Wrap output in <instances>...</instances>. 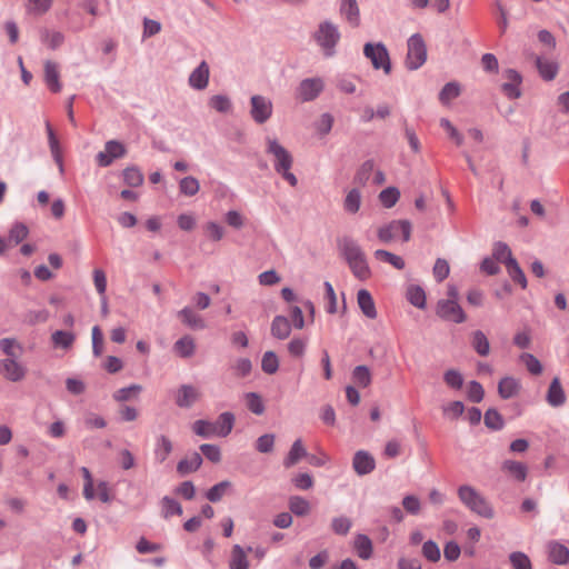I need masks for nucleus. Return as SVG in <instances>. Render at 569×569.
Listing matches in <instances>:
<instances>
[{
    "label": "nucleus",
    "mask_w": 569,
    "mask_h": 569,
    "mask_svg": "<svg viewBox=\"0 0 569 569\" xmlns=\"http://www.w3.org/2000/svg\"><path fill=\"white\" fill-rule=\"evenodd\" d=\"M338 248L357 279L365 281L370 278L371 270L366 253L355 239L350 237L339 239Z\"/></svg>",
    "instance_id": "f257e3e1"
},
{
    "label": "nucleus",
    "mask_w": 569,
    "mask_h": 569,
    "mask_svg": "<svg viewBox=\"0 0 569 569\" xmlns=\"http://www.w3.org/2000/svg\"><path fill=\"white\" fill-rule=\"evenodd\" d=\"M266 152L273 159V169L291 187L298 184L297 177L291 172L293 166L292 154L274 137L267 136L264 139Z\"/></svg>",
    "instance_id": "f03ea898"
},
{
    "label": "nucleus",
    "mask_w": 569,
    "mask_h": 569,
    "mask_svg": "<svg viewBox=\"0 0 569 569\" xmlns=\"http://www.w3.org/2000/svg\"><path fill=\"white\" fill-rule=\"evenodd\" d=\"M236 417L232 412L226 411L219 415L214 422L199 419L192 423V431L204 439L213 437L226 438L233 429Z\"/></svg>",
    "instance_id": "7ed1b4c3"
},
{
    "label": "nucleus",
    "mask_w": 569,
    "mask_h": 569,
    "mask_svg": "<svg viewBox=\"0 0 569 569\" xmlns=\"http://www.w3.org/2000/svg\"><path fill=\"white\" fill-rule=\"evenodd\" d=\"M457 493L461 503L471 512L485 519H492L495 517L491 503L472 486L462 485L458 488Z\"/></svg>",
    "instance_id": "20e7f679"
},
{
    "label": "nucleus",
    "mask_w": 569,
    "mask_h": 569,
    "mask_svg": "<svg viewBox=\"0 0 569 569\" xmlns=\"http://www.w3.org/2000/svg\"><path fill=\"white\" fill-rule=\"evenodd\" d=\"M313 39L317 44L323 50L326 57H332L336 52V47L340 40V32L338 26L330 20H325L319 23L313 33Z\"/></svg>",
    "instance_id": "39448f33"
},
{
    "label": "nucleus",
    "mask_w": 569,
    "mask_h": 569,
    "mask_svg": "<svg viewBox=\"0 0 569 569\" xmlns=\"http://www.w3.org/2000/svg\"><path fill=\"white\" fill-rule=\"evenodd\" d=\"M408 52L406 57V67L409 70L419 69L427 60V47L419 33L412 34L407 42Z\"/></svg>",
    "instance_id": "423d86ee"
},
{
    "label": "nucleus",
    "mask_w": 569,
    "mask_h": 569,
    "mask_svg": "<svg viewBox=\"0 0 569 569\" xmlns=\"http://www.w3.org/2000/svg\"><path fill=\"white\" fill-rule=\"evenodd\" d=\"M411 223L409 220H392L378 229L377 236L383 243H389L397 239L400 234L405 242L410 240Z\"/></svg>",
    "instance_id": "0eeeda50"
},
{
    "label": "nucleus",
    "mask_w": 569,
    "mask_h": 569,
    "mask_svg": "<svg viewBox=\"0 0 569 569\" xmlns=\"http://www.w3.org/2000/svg\"><path fill=\"white\" fill-rule=\"evenodd\" d=\"M363 54L376 70L382 69L386 74L391 72V61L387 47L382 42H367L363 46Z\"/></svg>",
    "instance_id": "6e6552de"
},
{
    "label": "nucleus",
    "mask_w": 569,
    "mask_h": 569,
    "mask_svg": "<svg viewBox=\"0 0 569 569\" xmlns=\"http://www.w3.org/2000/svg\"><path fill=\"white\" fill-rule=\"evenodd\" d=\"M272 101L261 94H253L250 98L249 114L257 124L266 123L272 116Z\"/></svg>",
    "instance_id": "1a4fd4ad"
},
{
    "label": "nucleus",
    "mask_w": 569,
    "mask_h": 569,
    "mask_svg": "<svg viewBox=\"0 0 569 569\" xmlns=\"http://www.w3.org/2000/svg\"><path fill=\"white\" fill-rule=\"evenodd\" d=\"M436 313L445 321L453 323H462L466 321L467 316L458 301L453 299H441L436 307Z\"/></svg>",
    "instance_id": "9d476101"
},
{
    "label": "nucleus",
    "mask_w": 569,
    "mask_h": 569,
    "mask_svg": "<svg viewBox=\"0 0 569 569\" xmlns=\"http://www.w3.org/2000/svg\"><path fill=\"white\" fill-rule=\"evenodd\" d=\"M325 88L321 78H307L302 80L297 88V98L302 102L317 99Z\"/></svg>",
    "instance_id": "9b49d317"
},
{
    "label": "nucleus",
    "mask_w": 569,
    "mask_h": 569,
    "mask_svg": "<svg viewBox=\"0 0 569 569\" xmlns=\"http://www.w3.org/2000/svg\"><path fill=\"white\" fill-rule=\"evenodd\" d=\"M0 373L11 382H18L24 379L27 368L19 361V358H3L0 360Z\"/></svg>",
    "instance_id": "f8f14e48"
},
{
    "label": "nucleus",
    "mask_w": 569,
    "mask_h": 569,
    "mask_svg": "<svg viewBox=\"0 0 569 569\" xmlns=\"http://www.w3.org/2000/svg\"><path fill=\"white\" fill-rule=\"evenodd\" d=\"M127 152L123 143L118 140H109L104 144V150L100 151L96 159L100 167L110 166L114 159L122 158Z\"/></svg>",
    "instance_id": "ddd939ff"
},
{
    "label": "nucleus",
    "mask_w": 569,
    "mask_h": 569,
    "mask_svg": "<svg viewBox=\"0 0 569 569\" xmlns=\"http://www.w3.org/2000/svg\"><path fill=\"white\" fill-rule=\"evenodd\" d=\"M200 391L192 385H181L174 397V402L179 408H191L199 399Z\"/></svg>",
    "instance_id": "4468645a"
},
{
    "label": "nucleus",
    "mask_w": 569,
    "mask_h": 569,
    "mask_svg": "<svg viewBox=\"0 0 569 569\" xmlns=\"http://www.w3.org/2000/svg\"><path fill=\"white\" fill-rule=\"evenodd\" d=\"M339 13L350 27L358 28L360 26V8L357 0H341Z\"/></svg>",
    "instance_id": "2eb2a0df"
},
{
    "label": "nucleus",
    "mask_w": 569,
    "mask_h": 569,
    "mask_svg": "<svg viewBox=\"0 0 569 569\" xmlns=\"http://www.w3.org/2000/svg\"><path fill=\"white\" fill-rule=\"evenodd\" d=\"M352 467L357 475L365 476L375 469L376 461L368 451L359 450L353 456Z\"/></svg>",
    "instance_id": "dca6fc26"
},
{
    "label": "nucleus",
    "mask_w": 569,
    "mask_h": 569,
    "mask_svg": "<svg viewBox=\"0 0 569 569\" xmlns=\"http://www.w3.org/2000/svg\"><path fill=\"white\" fill-rule=\"evenodd\" d=\"M209 66L206 61H202L190 74L189 84L193 89L203 90L207 88L209 82Z\"/></svg>",
    "instance_id": "f3484780"
},
{
    "label": "nucleus",
    "mask_w": 569,
    "mask_h": 569,
    "mask_svg": "<svg viewBox=\"0 0 569 569\" xmlns=\"http://www.w3.org/2000/svg\"><path fill=\"white\" fill-rule=\"evenodd\" d=\"M536 67L538 69L539 76L545 81H552L559 71L558 62L550 59H545L540 56L536 57Z\"/></svg>",
    "instance_id": "a211bd4d"
},
{
    "label": "nucleus",
    "mask_w": 569,
    "mask_h": 569,
    "mask_svg": "<svg viewBox=\"0 0 569 569\" xmlns=\"http://www.w3.org/2000/svg\"><path fill=\"white\" fill-rule=\"evenodd\" d=\"M357 303L361 310V312L368 319L377 318V309L376 303L371 293L367 289H360L357 293Z\"/></svg>",
    "instance_id": "6ab92c4d"
},
{
    "label": "nucleus",
    "mask_w": 569,
    "mask_h": 569,
    "mask_svg": "<svg viewBox=\"0 0 569 569\" xmlns=\"http://www.w3.org/2000/svg\"><path fill=\"white\" fill-rule=\"evenodd\" d=\"M60 74L58 64L53 61L47 60L44 62V81L52 92L61 90Z\"/></svg>",
    "instance_id": "aec40b11"
},
{
    "label": "nucleus",
    "mask_w": 569,
    "mask_h": 569,
    "mask_svg": "<svg viewBox=\"0 0 569 569\" xmlns=\"http://www.w3.org/2000/svg\"><path fill=\"white\" fill-rule=\"evenodd\" d=\"M308 452L302 443L301 439L295 440L292 443L288 455L283 459V466L286 468H291L296 466L302 458H307Z\"/></svg>",
    "instance_id": "412c9836"
},
{
    "label": "nucleus",
    "mask_w": 569,
    "mask_h": 569,
    "mask_svg": "<svg viewBox=\"0 0 569 569\" xmlns=\"http://www.w3.org/2000/svg\"><path fill=\"white\" fill-rule=\"evenodd\" d=\"M46 129H47L48 142H49V148H50L52 158L56 161V163L58 164L60 172H63L62 151L60 148L59 140L56 137V133H54L49 121L46 122Z\"/></svg>",
    "instance_id": "4be33fe9"
},
{
    "label": "nucleus",
    "mask_w": 569,
    "mask_h": 569,
    "mask_svg": "<svg viewBox=\"0 0 569 569\" xmlns=\"http://www.w3.org/2000/svg\"><path fill=\"white\" fill-rule=\"evenodd\" d=\"M547 402L552 407H560L566 402V395L558 377H555L549 386Z\"/></svg>",
    "instance_id": "5701e85b"
},
{
    "label": "nucleus",
    "mask_w": 569,
    "mask_h": 569,
    "mask_svg": "<svg viewBox=\"0 0 569 569\" xmlns=\"http://www.w3.org/2000/svg\"><path fill=\"white\" fill-rule=\"evenodd\" d=\"M520 391V382L513 377H505L498 383V393L502 399L516 397Z\"/></svg>",
    "instance_id": "b1692460"
},
{
    "label": "nucleus",
    "mask_w": 569,
    "mask_h": 569,
    "mask_svg": "<svg viewBox=\"0 0 569 569\" xmlns=\"http://www.w3.org/2000/svg\"><path fill=\"white\" fill-rule=\"evenodd\" d=\"M180 320L191 329L201 330L206 328V322L200 315L191 308L186 307L178 312Z\"/></svg>",
    "instance_id": "393cba45"
},
{
    "label": "nucleus",
    "mask_w": 569,
    "mask_h": 569,
    "mask_svg": "<svg viewBox=\"0 0 569 569\" xmlns=\"http://www.w3.org/2000/svg\"><path fill=\"white\" fill-rule=\"evenodd\" d=\"M549 559L556 565H566L569 561V549L557 541L548 545Z\"/></svg>",
    "instance_id": "a878e982"
},
{
    "label": "nucleus",
    "mask_w": 569,
    "mask_h": 569,
    "mask_svg": "<svg viewBox=\"0 0 569 569\" xmlns=\"http://www.w3.org/2000/svg\"><path fill=\"white\" fill-rule=\"evenodd\" d=\"M353 549L361 559L368 560L373 551L372 541L367 535L358 533L353 540Z\"/></svg>",
    "instance_id": "bb28decb"
},
{
    "label": "nucleus",
    "mask_w": 569,
    "mask_h": 569,
    "mask_svg": "<svg viewBox=\"0 0 569 569\" xmlns=\"http://www.w3.org/2000/svg\"><path fill=\"white\" fill-rule=\"evenodd\" d=\"M202 465V457L198 452H192L189 457L180 460L177 465V471L182 475H189L197 471Z\"/></svg>",
    "instance_id": "cd10ccee"
},
{
    "label": "nucleus",
    "mask_w": 569,
    "mask_h": 569,
    "mask_svg": "<svg viewBox=\"0 0 569 569\" xmlns=\"http://www.w3.org/2000/svg\"><path fill=\"white\" fill-rule=\"evenodd\" d=\"M172 449L173 446L171 440L164 435L159 436L153 451L156 461L159 463L164 462L172 452Z\"/></svg>",
    "instance_id": "c85d7f7f"
},
{
    "label": "nucleus",
    "mask_w": 569,
    "mask_h": 569,
    "mask_svg": "<svg viewBox=\"0 0 569 569\" xmlns=\"http://www.w3.org/2000/svg\"><path fill=\"white\" fill-rule=\"evenodd\" d=\"M291 332V325L283 316H276L271 323V335L280 340L287 339Z\"/></svg>",
    "instance_id": "c756f323"
},
{
    "label": "nucleus",
    "mask_w": 569,
    "mask_h": 569,
    "mask_svg": "<svg viewBox=\"0 0 569 569\" xmlns=\"http://www.w3.org/2000/svg\"><path fill=\"white\" fill-rule=\"evenodd\" d=\"M229 569H249L247 552L240 545H234L231 549Z\"/></svg>",
    "instance_id": "7c9ffc66"
},
{
    "label": "nucleus",
    "mask_w": 569,
    "mask_h": 569,
    "mask_svg": "<svg viewBox=\"0 0 569 569\" xmlns=\"http://www.w3.org/2000/svg\"><path fill=\"white\" fill-rule=\"evenodd\" d=\"M502 470L508 472L512 478L518 481H525L528 473V468L525 463L515 461V460H506L502 463Z\"/></svg>",
    "instance_id": "2f4dec72"
},
{
    "label": "nucleus",
    "mask_w": 569,
    "mask_h": 569,
    "mask_svg": "<svg viewBox=\"0 0 569 569\" xmlns=\"http://www.w3.org/2000/svg\"><path fill=\"white\" fill-rule=\"evenodd\" d=\"M173 350L181 358H190L193 356L196 351V342L194 339L190 336H183L179 340H177L173 345Z\"/></svg>",
    "instance_id": "473e14b6"
},
{
    "label": "nucleus",
    "mask_w": 569,
    "mask_h": 569,
    "mask_svg": "<svg viewBox=\"0 0 569 569\" xmlns=\"http://www.w3.org/2000/svg\"><path fill=\"white\" fill-rule=\"evenodd\" d=\"M0 350L6 355V358H20L23 348L16 338L0 339Z\"/></svg>",
    "instance_id": "72a5a7b5"
},
{
    "label": "nucleus",
    "mask_w": 569,
    "mask_h": 569,
    "mask_svg": "<svg viewBox=\"0 0 569 569\" xmlns=\"http://www.w3.org/2000/svg\"><path fill=\"white\" fill-rule=\"evenodd\" d=\"M76 340V335L70 331L57 330L51 335V342L54 348L69 349Z\"/></svg>",
    "instance_id": "f704fd0d"
},
{
    "label": "nucleus",
    "mask_w": 569,
    "mask_h": 569,
    "mask_svg": "<svg viewBox=\"0 0 569 569\" xmlns=\"http://www.w3.org/2000/svg\"><path fill=\"white\" fill-rule=\"evenodd\" d=\"M53 0H27L26 11L33 17L46 14L52 7Z\"/></svg>",
    "instance_id": "c9c22d12"
},
{
    "label": "nucleus",
    "mask_w": 569,
    "mask_h": 569,
    "mask_svg": "<svg viewBox=\"0 0 569 569\" xmlns=\"http://www.w3.org/2000/svg\"><path fill=\"white\" fill-rule=\"evenodd\" d=\"M361 200V192L359 191V189L353 188L347 193L343 200V209L348 213L355 214L360 210Z\"/></svg>",
    "instance_id": "e433bc0d"
},
{
    "label": "nucleus",
    "mask_w": 569,
    "mask_h": 569,
    "mask_svg": "<svg viewBox=\"0 0 569 569\" xmlns=\"http://www.w3.org/2000/svg\"><path fill=\"white\" fill-rule=\"evenodd\" d=\"M471 345L476 352L481 357H486L490 352L489 340L481 330H476L472 332Z\"/></svg>",
    "instance_id": "4c0bfd02"
},
{
    "label": "nucleus",
    "mask_w": 569,
    "mask_h": 569,
    "mask_svg": "<svg viewBox=\"0 0 569 569\" xmlns=\"http://www.w3.org/2000/svg\"><path fill=\"white\" fill-rule=\"evenodd\" d=\"M373 256L377 260L387 262L393 266L398 270H402L405 268V260L390 251L378 249L373 252Z\"/></svg>",
    "instance_id": "58836bf2"
},
{
    "label": "nucleus",
    "mask_w": 569,
    "mask_h": 569,
    "mask_svg": "<svg viewBox=\"0 0 569 569\" xmlns=\"http://www.w3.org/2000/svg\"><path fill=\"white\" fill-rule=\"evenodd\" d=\"M375 169L373 160H366L357 170L353 182L358 186H366Z\"/></svg>",
    "instance_id": "ea45409f"
},
{
    "label": "nucleus",
    "mask_w": 569,
    "mask_h": 569,
    "mask_svg": "<svg viewBox=\"0 0 569 569\" xmlns=\"http://www.w3.org/2000/svg\"><path fill=\"white\" fill-rule=\"evenodd\" d=\"M289 509L296 516H307L310 512V503L300 496H292L289 499Z\"/></svg>",
    "instance_id": "a19ab883"
},
{
    "label": "nucleus",
    "mask_w": 569,
    "mask_h": 569,
    "mask_svg": "<svg viewBox=\"0 0 569 569\" xmlns=\"http://www.w3.org/2000/svg\"><path fill=\"white\" fill-rule=\"evenodd\" d=\"M179 190L183 196L193 197L200 190L199 180L192 176L184 177L179 182Z\"/></svg>",
    "instance_id": "79ce46f5"
},
{
    "label": "nucleus",
    "mask_w": 569,
    "mask_h": 569,
    "mask_svg": "<svg viewBox=\"0 0 569 569\" xmlns=\"http://www.w3.org/2000/svg\"><path fill=\"white\" fill-rule=\"evenodd\" d=\"M399 198L400 191L396 187H388L379 193V201L387 209L392 208L398 202Z\"/></svg>",
    "instance_id": "37998d69"
},
{
    "label": "nucleus",
    "mask_w": 569,
    "mask_h": 569,
    "mask_svg": "<svg viewBox=\"0 0 569 569\" xmlns=\"http://www.w3.org/2000/svg\"><path fill=\"white\" fill-rule=\"evenodd\" d=\"M352 379L357 386L367 388L371 383L370 369L365 365L357 366L352 371Z\"/></svg>",
    "instance_id": "c03bdc74"
},
{
    "label": "nucleus",
    "mask_w": 569,
    "mask_h": 569,
    "mask_svg": "<svg viewBox=\"0 0 569 569\" xmlns=\"http://www.w3.org/2000/svg\"><path fill=\"white\" fill-rule=\"evenodd\" d=\"M407 298L412 306L419 309L426 307V293L419 286H410L407 291Z\"/></svg>",
    "instance_id": "a18cd8bd"
},
{
    "label": "nucleus",
    "mask_w": 569,
    "mask_h": 569,
    "mask_svg": "<svg viewBox=\"0 0 569 569\" xmlns=\"http://www.w3.org/2000/svg\"><path fill=\"white\" fill-rule=\"evenodd\" d=\"M161 506H162V516L166 519H168L169 517H171L173 515H177V516L182 515L181 505L177 500H174L168 496H164L161 499Z\"/></svg>",
    "instance_id": "49530a36"
},
{
    "label": "nucleus",
    "mask_w": 569,
    "mask_h": 569,
    "mask_svg": "<svg viewBox=\"0 0 569 569\" xmlns=\"http://www.w3.org/2000/svg\"><path fill=\"white\" fill-rule=\"evenodd\" d=\"M492 256L496 260L503 262L506 268L510 260H516L508 244L501 241L495 243Z\"/></svg>",
    "instance_id": "de8ad7c7"
},
{
    "label": "nucleus",
    "mask_w": 569,
    "mask_h": 569,
    "mask_svg": "<svg viewBox=\"0 0 569 569\" xmlns=\"http://www.w3.org/2000/svg\"><path fill=\"white\" fill-rule=\"evenodd\" d=\"M144 177L137 167H128L123 170V181L129 187H139L143 183Z\"/></svg>",
    "instance_id": "09e8293b"
},
{
    "label": "nucleus",
    "mask_w": 569,
    "mask_h": 569,
    "mask_svg": "<svg viewBox=\"0 0 569 569\" xmlns=\"http://www.w3.org/2000/svg\"><path fill=\"white\" fill-rule=\"evenodd\" d=\"M244 398L246 405L252 413L260 416L264 412V403L260 395L257 392H248Z\"/></svg>",
    "instance_id": "8fccbe9b"
},
{
    "label": "nucleus",
    "mask_w": 569,
    "mask_h": 569,
    "mask_svg": "<svg viewBox=\"0 0 569 569\" xmlns=\"http://www.w3.org/2000/svg\"><path fill=\"white\" fill-rule=\"evenodd\" d=\"M261 369L268 375H273L279 369V360L273 351H266L261 360Z\"/></svg>",
    "instance_id": "3c124183"
},
{
    "label": "nucleus",
    "mask_w": 569,
    "mask_h": 569,
    "mask_svg": "<svg viewBox=\"0 0 569 569\" xmlns=\"http://www.w3.org/2000/svg\"><path fill=\"white\" fill-rule=\"evenodd\" d=\"M460 94V86L457 82H448L443 86L439 93V100L447 104Z\"/></svg>",
    "instance_id": "603ef678"
},
{
    "label": "nucleus",
    "mask_w": 569,
    "mask_h": 569,
    "mask_svg": "<svg viewBox=\"0 0 569 569\" xmlns=\"http://www.w3.org/2000/svg\"><path fill=\"white\" fill-rule=\"evenodd\" d=\"M41 40L43 43H46L50 49L54 50L57 48H59L63 41H64V36L59 32V31H49V30H43L42 33H41Z\"/></svg>",
    "instance_id": "864d4df0"
},
{
    "label": "nucleus",
    "mask_w": 569,
    "mask_h": 569,
    "mask_svg": "<svg viewBox=\"0 0 569 569\" xmlns=\"http://www.w3.org/2000/svg\"><path fill=\"white\" fill-rule=\"evenodd\" d=\"M231 487V482L228 480L221 481L213 487H211L207 493L206 497L211 502H218L221 500L223 495L226 493L227 489Z\"/></svg>",
    "instance_id": "5fc2aeb1"
},
{
    "label": "nucleus",
    "mask_w": 569,
    "mask_h": 569,
    "mask_svg": "<svg viewBox=\"0 0 569 569\" xmlns=\"http://www.w3.org/2000/svg\"><path fill=\"white\" fill-rule=\"evenodd\" d=\"M209 106L221 113H227L231 110V100L224 94L212 96L209 100Z\"/></svg>",
    "instance_id": "6e6d98bb"
},
{
    "label": "nucleus",
    "mask_w": 569,
    "mask_h": 569,
    "mask_svg": "<svg viewBox=\"0 0 569 569\" xmlns=\"http://www.w3.org/2000/svg\"><path fill=\"white\" fill-rule=\"evenodd\" d=\"M141 390L142 387L140 385H131L129 387L117 390L113 393V399L119 402H124L133 397H137Z\"/></svg>",
    "instance_id": "4d7b16f0"
},
{
    "label": "nucleus",
    "mask_w": 569,
    "mask_h": 569,
    "mask_svg": "<svg viewBox=\"0 0 569 569\" xmlns=\"http://www.w3.org/2000/svg\"><path fill=\"white\" fill-rule=\"evenodd\" d=\"M507 271H508L510 278L515 282H518L521 286V288H523V289L527 288V278H526L522 269L520 268L519 263L517 262V260H510L509 261V266L507 267Z\"/></svg>",
    "instance_id": "13d9d810"
},
{
    "label": "nucleus",
    "mask_w": 569,
    "mask_h": 569,
    "mask_svg": "<svg viewBox=\"0 0 569 569\" xmlns=\"http://www.w3.org/2000/svg\"><path fill=\"white\" fill-rule=\"evenodd\" d=\"M509 560L513 569H532L529 557L521 551L511 552Z\"/></svg>",
    "instance_id": "bf43d9fd"
},
{
    "label": "nucleus",
    "mask_w": 569,
    "mask_h": 569,
    "mask_svg": "<svg viewBox=\"0 0 569 569\" xmlns=\"http://www.w3.org/2000/svg\"><path fill=\"white\" fill-rule=\"evenodd\" d=\"M485 425L492 430H500L503 427V419L496 409H488L485 413Z\"/></svg>",
    "instance_id": "052dcab7"
},
{
    "label": "nucleus",
    "mask_w": 569,
    "mask_h": 569,
    "mask_svg": "<svg viewBox=\"0 0 569 569\" xmlns=\"http://www.w3.org/2000/svg\"><path fill=\"white\" fill-rule=\"evenodd\" d=\"M521 362L526 366L527 370L532 375H540L542 372V365L538 360L537 357H535L531 353H522L520 356Z\"/></svg>",
    "instance_id": "680f3d73"
},
{
    "label": "nucleus",
    "mask_w": 569,
    "mask_h": 569,
    "mask_svg": "<svg viewBox=\"0 0 569 569\" xmlns=\"http://www.w3.org/2000/svg\"><path fill=\"white\" fill-rule=\"evenodd\" d=\"M274 435L273 433H264L260 436L256 441V449L261 453H269L273 450L274 447Z\"/></svg>",
    "instance_id": "e2e57ef3"
},
{
    "label": "nucleus",
    "mask_w": 569,
    "mask_h": 569,
    "mask_svg": "<svg viewBox=\"0 0 569 569\" xmlns=\"http://www.w3.org/2000/svg\"><path fill=\"white\" fill-rule=\"evenodd\" d=\"M443 380L448 387L452 389H460L463 385V377L460 371L449 369L443 375Z\"/></svg>",
    "instance_id": "0e129e2a"
},
{
    "label": "nucleus",
    "mask_w": 569,
    "mask_h": 569,
    "mask_svg": "<svg viewBox=\"0 0 569 569\" xmlns=\"http://www.w3.org/2000/svg\"><path fill=\"white\" fill-rule=\"evenodd\" d=\"M50 313L46 309L30 310L24 316V321L29 325H37L47 322Z\"/></svg>",
    "instance_id": "69168bd1"
},
{
    "label": "nucleus",
    "mask_w": 569,
    "mask_h": 569,
    "mask_svg": "<svg viewBox=\"0 0 569 569\" xmlns=\"http://www.w3.org/2000/svg\"><path fill=\"white\" fill-rule=\"evenodd\" d=\"M422 555L431 562H437L441 557L438 545L432 540H428L423 543Z\"/></svg>",
    "instance_id": "338daca9"
},
{
    "label": "nucleus",
    "mask_w": 569,
    "mask_h": 569,
    "mask_svg": "<svg viewBox=\"0 0 569 569\" xmlns=\"http://www.w3.org/2000/svg\"><path fill=\"white\" fill-rule=\"evenodd\" d=\"M351 520L347 517H336L332 519V522H331V529L337 533V535H347L351 528Z\"/></svg>",
    "instance_id": "774afa93"
}]
</instances>
